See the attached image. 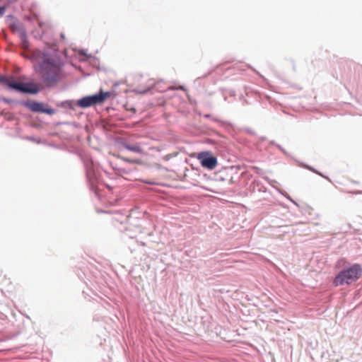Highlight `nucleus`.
Wrapping results in <instances>:
<instances>
[{"label": "nucleus", "mask_w": 362, "mask_h": 362, "mask_svg": "<svg viewBox=\"0 0 362 362\" xmlns=\"http://www.w3.org/2000/svg\"><path fill=\"white\" fill-rule=\"evenodd\" d=\"M39 25H40V27H42V23H39Z\"/></svg>", "instance_id": "nucleus-11"}, {"label": "nucleus", "mask_w": 362, "mask_h": 362, "mask_svg": "<svg viewBox=\"0 0 362 362\" xmlns=\"http://www.w3.org/2000/svg\"><path fill=\"white\" fill-rule=\"evenodd\" d=\"M29 108L33 112H47L51 113L52 110H49L43 108V105L42 103L33 102L29 104Z\"/></svg>", "instance_id": "nucleus-6"}, {"label": "nucleus", "mask_w": 362, "mask_h": 362, "mask_svg": "<svg viewBox=\"0 0 362 362\" xmlns=\"http://www.w3.org/2000/svg\"><path fill=\"white\" fill-rule=\"evenodd\" d=\"M124 147L129 151H133V152H135L137 153H140V154L144 153V150L139 144H124Z\"/></svg>", "instance_id": "nucleus-7"}, {"label": "nucleus", "mask_w": 362, "mask_h": 362, "mask_svg": "<svg viewBox=\"0 0 362 362\" xmlns=\"http://www.w3.org/2000/svg\"><path fill=\"white\" fill-rule=\"evenodd\" d=\"M202 167L213 170L217 165V159L214 156H211L209 152H202L197 156Z\"/></svg>", "instance_id": "nucleus-5"}, {"label": "nucleus", "mask_w": 362, "mask_h": 362, "mask_svg": "<svg viewBox=\"0 0 362 362\" xmlns=\"http://www.w3.org/2000/svg\"><path fill=\"white\" fill-rule=\"evenodd\" d=\"M25 77H19L18 79L13 76L5 77L0 76V83L24 93H37L40 90L38 86L35 83H23Z\"/></svg>", "instance_id": "nucleus-2"}, {"label": "nucleus", "mask_w": 362, "mask_h": 362, "mask_svg": "<svg viewBox=\"0 0 362 362\" xmlns=\"http://www.w3.org/2000/svg\"><path fill=\"white\" fill-rule=\"evenodd\" d=\"M19 31H20L21 38L22 40L23 47L26 49L28 47V41L27 40L26 33H25V30H23V29H20Z\"/></svg>", "instance_id": "nucleus-8"}, {"label": "nucleus", "mask_w": 362, "mask_h": 362, "mask_svg": "<svg viewBox=\"0 0 362 362\" xmlns=\"http://www.w3.org/2000/svg\"><path fill=\"white\" fill-rule=\"evenodd\" d=\"M362 274V268L355 264L348 269L341 271L334 278L333 284L335 286L344 284L350 285L359 279Z\"/></svg>", "instance_id": "nucleus-3"}, {"label": "nucleus", "mask_w": 362, "mask_h": 362, "mask_svg": "<svg viewBox=\"0 0 362 362\" xmlns=\"http://www.w3.org/2000/svg\"><path fill=\"white\" fill-rule=\"evenodd\" d=\"M11 29L15 31L16 30H17V28L15 26V25H12L11 26Z\"/></svg>", "instance_id": "nucleus-10"}, {"label": "nucleus", "mask_w": 362, "mask_h": 362, "mask_svg": "<svg viewBox=\"0 0 362 362\" xmlns=\"http://www.w3.org/2000/svg\"><path fill=\"white\" fill-rule=\"evenodd\" d=\"M33 57L37 62V66H35V69L47 86H55L64 77L62 71L63 64L59 60L50 59L40 51L35 52Z\"/></svg>", "instance_id": "nucleus-1"}, {"label": "nucleus", "mask_w": 362, "mask_h": 362, "mask_svg": "<svg viewBox=\"0 0 362 362\" xmlns=\"http://www.w3.org/2000/svg\"><path fill=\"white\" fill-rule=\"evenodd\" d=\"M6 9L5 6H0V17L4 14Z\"/></svg>", "instance_id": "nucleus-9"}, {"label": "nucleus", "mask_w": 362, "mask_h": 362, "mask_svg": "<svg viewBox=\"0 0 362 362\" xmlns=\"http://www.w3.org/2000/svg\"><path fill=\"white\" fill-rule=\"evenodd\" d=\"M110 96V92H104L101 90L98 94L83 97L78 100L76 104L83 108H86L95 104L103 103Z\"/></svg>", "instance_id": "nucleus-4"}]
</instances>
